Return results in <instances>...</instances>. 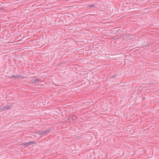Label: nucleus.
I'll list each match as a JSON object with an SVG mask.
<instances>
[{
    "instance_id": "obj_1",
    "label": "nucleus",
    "mask_w": 159,
    "mask_h": 159,
    "mask_svg": "<svg viewBox=\"0 0 159 159\" xmlns=\"http://www.w3.org/2000/svg\"><path fill=\"white\" fill-rule=\"evenodd\" d=\"M34 143V142L30 141L28 143H22L21 144L24 145L25 147H27L30 146L31 144Z\"/></svg>"
},
{
    "instance_id": "obj_2",
    "label": "nucleus",
    "mask_w": 159,
    "mask_h": 159,
    "mask_svg": "<svg viewBox=\"0 0 159 159\" xmlns=\"http://www.w3.org/2000/svg\"><path fill=\"white\" fill-rule=\"evenodd\" d=\"M49 131V130H46L45 131H43L42 132L39 131L38 133L39 134H46L48 133V131Z\"/></svg>"
},
{
    "instance_id": "obj_3",
    "label": "nucleus",
    "mask_w": 159,
    "mask_h": 159,
    "mask_svg": "<svg viewBox=\"0 0 159 159\" xmlns=\"http://www.w3.org/2000/svg\"><path fill=\"white\" fill-rule=\"evenodd\" d=\"M11 107V106H7L5 107L6 109H10Z\"/></svg>"
},
{
    "instance_id": "obj_4",
    "label": "nucleus",
    "mask_w": 159,
    "mask_h": 159,
    "mask_svg": "<svg viewBox=\"0 0 159 159\" xmlns=\"http://www.w3.org/2000/svg\"><path fill=\"white\" fill-rule=\"evenodd\" d=\"M33 82H35L36 81H39V80H37V79H36L34 80H33Z\"/></svg>"
},
{
    "instance_id": "obj_5",
    "label": "nucleus",
    "mask_w": 159,
    "mask_h": 159,
    "mask_svg": "<svg viewBox=\"0 0 159 159\" xmlns=\"http://www.w3.org/2000/svg\"><path fill=\"white\" fill-rule=\"evenodd\" d=\"M16 76H15V75H13L12 76V77H11V78H16Z\"/></svg>"
},
{
    "instance_id": "obj_6",
    "label": "nucleus",
    "mask_w": 159,
    "mask_h": 159,
    "mask_svg": "<svg viewBox=\"0 0 159 159\" xmlns=\"http://www.w3.org/2000/svg\"><path fill=\"white\" fill-rule=\"evenodd\" d=\"M93 6H94L93 5H91L90 6V7Z\"/></svg>"
}]
</instances>
